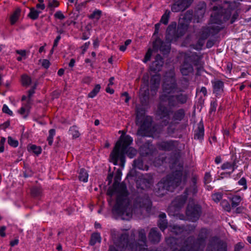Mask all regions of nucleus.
<instances>
[{
    "label": "nucleus",
    "instance_id": "53",
    "mask_svg": "<svg viewBox=\"0 0 251 251\" xmlns=\"http://www.w3.org/2000/svg\"><path fill=\"white\" fill-rule=\"evenodd\" d=\"M29 151H32L33 153L38 155L41 153L42 149L40 146H37L35 145H31L28 149Z\"/></svg>",
    "mask_w": 251,
    "mask_h": 251
},
{
    "label": "nucleus",
    "instance_id": "32",
    "mask_svg": "<svg viewBox=\"0 0 251 251\" xmlns=\"http://www.w3.org/2000/svg\"><path fill=\"white\" fill-rule=\"evenodd\" d=\"M193 71V67L191 64L185 61L180 67V72L183 75H187Z\"/></svg>",
    "mask_w": 251,
    "mask_h": 251
},
{
    "label": "nucleus",
    "instance_id": "6",
    "mask_svg": "<svg viewBox=\"0 0 251 251\" xmlns=\"http://www.w3.org/2000/svg\"><path fill=\"white\" fill-rule=\"evenodd\" d=\"M207 237V230L206 228H202L200 230L197 239H195L194 236H189L185 239V240L190 246L192 247V250L199 251L201 248L204 247Z\"/></svg>",
    "mask_w": 251,
    "mask_h": 251
},
{
    "label": "nucleus",
    "instance_id": "31",
    "mask_svg": "<svg viewBox=\"0 0 251 251\" xmlns=\"http://www.w3.org/2000/svg\"><path fill=\"white\" fill-rule=\"evenodd\" d=\"M145 110L141 106H136V124L138 125L139 122H142V120L145 117Z\"/></svg>",
    "mask_w": 251,
    "mask_h": 251
},
{
    "label": "nucleus",
    "instance_id": "18",
    "mask_svg": "<svg viewBox=\"0 0 251 251\" xmlns=\"http://www.w3.org/2000/svg\"><path fill=\"white\" fill-rule=\"evenodd\" d=\"M163 64V58L160 54H157L155 57V60L152 62L150 67V71L156 73L161 70Z\"/></svg>",
    "mask_w": 251,
    "mask_h": 251
},
{
    "label": "nucleus",
    "instance_id": "57",
    "mask_svg": "<svg viewBox=\"0 0 251 251\" xmlns=\"http://www.w3.org/2000/svg\"><path fill=\"white\" fill-rule=\"evenodd\" d=\"M22 81L24 86H28L31 83V79L28 76L23 75L22 76Z\"/></svg>",
    "mask_w": 251,
    "mask_h": 251
},
{
    "label": "nucleus",
    "instance_id": "17",
    "mask_svg": "<svg viewBox=\"0 0 251 251\" xmlns=\"http://www.w3.org/2000/svg\"><path fill=\"white\" fill-rule=\"evenodd\" d=\"M176 24L172 23L167 27L166 34V41L171 42L173 40L176 41L178 38L176 30Z\"/></svg>",
    "mask_w": 251,
    "mask_h": 251
},
{
    "label": "nucleus",
    "instance_id": "37",
    "mask_svg": "<svg viewBox=\"0 0 251 251\" xmlns=\"http://www.w3.org/2000/svg\"><path fill=\"white\" fill-rule=\"evenodd\" d=\"M213 92L219 94L223 91L224 83L221 80H217L213 82Z\"/></svg>",
    "mask_w": 251,
    "mask_h": 251
},
{
    "label": "nucleus",
    "instance_id": "8",
    "mask_svg": "<svg viewBox=\"0 0 251 251\" xmlns=\"http://www.w3.org/2000/svg\"><path fill=\"white\" fill-rule=\"evenodd\" d=\"M163 102L160 101L159 103L156 113L160 119H163L165 118L162 121L161 124L162 126H167L169 123L170 114L172 113L173 111L171 110V108L165 105L163 103Z\"/></svg>",
    "mask_w": 251,
    "mask_h": 251
},
{
    "label": "nucleus",
    "instance_id": "5",
    "mask_svg": "<svg viewBox=\"0 0 251 251\" xmlns=\"http://www.w3.org/2000/svg\"><path fill=\"white\" fill-rule=\"evenodd\" d=\"M182 173L180 171H176L168 175L165 179H162L157 184L158 190L173 192L179 186L181 182Z\"/></svg>",
    "mask_w": 251,
    "mask_h": 251
},
{
    "label": "nucleus",
    "instance_id": "4",
    "mask_svg": "<svg viewBox=\"0 0 251 251\" xmlns=\"http://www.w3.org/2000/svg\"><path fill=\"white\" fill-rule=\"evenodd\" d=\"M132 142V139L129 135L124 137L121 136L120 139L116 142L113 151L110 154V157L114 165H117L120 159L121 165L124 166L125 162V149L127 145H130Z\"/></svg>",
    "mask_w": 251,
    "mask_h": 251
},
{
    "label": "nucleus",
    "instance_id": "62",
    "mask_svg": "<svg viewBox=\"0 0 251 251\" xmlns=\"http://www.w3.org/2000/svg\"><path fill=\"white\" fill-rule=\"evenodd\" d=\"M152 54V51L151 49H149L148 51L146 52V55L145 56V58L144 59V62L145 63L149 61L151 59V56Z\"/></svg>",
    "mask_w": 251,
    "mask_h": 251
},
{
    "label": "nucleus",
    "instance_id": "2",
    "mask_svg": "<svg viewBox=\"0 0 251 251\" xmlns=\"http://www.w3.org/2000/svg\"><path fill=\"white\" fill-rule=\"evenodd\" d=\"M145 247L136 241L130 242L129 235L124 233L114 240V245L109 246L108 251H123L125 249L127 251H150Z\"/></svg>",
    "mask_w": 251,
    "mask_h": 251
},
{
    "label": "nucleus",
    "instance_id": "64",
    "mask_svg": "<svg viewBox=\"0 0 251 251\" xmlns=\"http://www.w3.org/2000/svg\"><path fill=\"white\" fill-rule=\"evenodd\" d=\"M54 16L55 18L61 20L64 19L65 18L62 12L60 11H57Z\"/></svg>",
    "mask_w": 251,
    "mask_h": 251
},
{
    "label": "nucleus",
    "instance_id": "43",
    "mask_svg": "<svg viewBox=\"0 0 251 251\" xmlns=\"http://www.w3.org/2000/svg\"><path fill=\"white\" fill-rule=\"evenodd\" d=\"M129 145H127L125 149L124 153L130 158L134 157L137 154V151L132 147H129Z\"/></svg>",
    "mask_w": 251,
    "mask_h": 251
},
{
    "label": "nucleus",
    "instance_id": "47",
    "mask_svg": "<svg viewBox=\"0 0 251 251\" xmlns=\"http://www.w3.org/2000/svg\"><path fill=\"white\" fill-rule=\"evenodd\" d=\"M170 11L169 10H166L164 14L162 15L161 20L160 21V23H162L165 25H167L168 23Z\"/></svg>",
    "mask_w": 251,
    "mask_h": 251
},
{
    "label": "nucleus",
    "instance_id": "25",
    "mask_svg": "<svg viewBox=\"0 0 251 251\" xmlns=\"http://www.w3.org/2000/svg\"><path fill=\"white\" fill-rule=\"evenodd\" d=\"M206 4L204 2H200L197 6L194 16L198 19L202 18L205 13Z\"/></svg>",
    "mask_w": 251,
    "mask_h": 251
},
{
    "label": "nucleus",
    "instance_id": "56",
    "mask_svg": "<svg viewBox=\"0 0 251 251\" xmlns=\"http://www.w3.org/2000/svg\"><path fill=\"white\" fill-rule=\"evenodd\" d=\"M55 134V129H50L49 130V135L47 138V141H48V144L50 146H51L53 143V137Z\"/></svg>",
    "mask_w": 251,
    "mask_h": 251
},
{
    "label": "nucleus",
    "instance_id": "61",
    "mask_svg": "<svg viewBox=\"0 0 251 251\" xmlns=\"http://www.w3.org/2000/svg\"><path fill=\"white\" fill-rule=\"evenodd\" d=\"M184 232L185 234H189L190 232L193 231L195 229V226H194L187 225L184 226Z\"/></svg>",
    "mask_w": 251,
    "mask_h": 251
},
{
    "label": "nucleus",
    "instance_id": "36",
    "mask_svg": "<svg viewBox=\"0 0 251 251\" xmlns=\"http://www.w3.org/2000/svg\"><path fill=\"white\" fill-rule=\"evenodd\" d=\"M178 107L186 103L188 100V96L185 94L179 93L174 95Z\"/></svg>",
    "mask_w": 251,
    "mask_h": 251
},
{
    "label": "nucleus",
    "instance_id": "39",
    "mask_svg": "<svg viewBox=\"0 0 251 251\" xmlns=\"http://www.w3.org/2000/svg\"><path fill=\"white\" fill-rule=\"evenodd\" d=\"M101 242V237L100 234L98 232L94 233L91 235L89 244L91 246L95 245L96 243Z\"/></svg>",
    "mask_w": 251,
    "mask_h": 251
},
{
    "label": "nucleus",
    "instance_id": "40",
    "mask_svg": "<svg viewBox=\"0 0 251 251\" xmlns=\"http://www.w3.org/2000/svg\"><path fill=\"white\" fill-rule=\"evenodd\" d=\"M42 190L40 187H33L30 189V194L32 197L39 198L42 195Z\"/></svg>",
    "mask_w": 251,
    "mask_h": 251
},
{
    "label": "nucleus",
    "instance_id": "59",
    "mask_svg": "<svg viewBox=\"0 0 251 251\" xmlns=\"http://www.w3.org/2000/svg\"><path fill=\"white\" fill-rule=\"evenodd\" d=\"M221 205L223 208L226 211L229 212L231 210V207L229 203L226 200H223L221 201Z\"/></svg>",
    "mask_w": 251,
    "mask_h": 251
},
{
    "label": "nucleus",
    "instance_id": "11",
    "mask_svg": "<svg viewBox=\"0 0 251 251\" xmlns=\"http://www.w3.org/2000/svg\"><path fill=\"white\" fill-rule=\"evenodd\" d=\"M152 119L150 116H147L145 118L142 120V122H139L138 125H140V127L138 129L137 134L142 136H147L151 132Z\"/></svg>",
    "mask_w": 251,
    "mask_h": 251
},
{
    "label": "nucleus",
    "instance_id": "3",
    "mask_svg": "<svg viewBox=\"0 0 251 251\" xmlns=\"http://www.w3.org/2000/svg\"><path fill=\"white\" fill-rule=\"evenodd\" d=\"M214 11L211 15V25L208 26L209 32L212 36L219 33L224 27L221 24L228 21L231 17V12L227 9H223L221 6H214L212 8Z\"/></svg>",
    "mask_w": 251,
    "mask_h": 251
},
{
    "label": "nucleus",
    "instance_id": "52",
    "mask_svg": "<svg viewBox=\"0 0 251 251\" xmlns=\"http://www.w3.org/2000/svg\"><path fill=\"white\" fill-rule=\"evenodd\" d=\"M76 126H73L70 128L69 131L70 134L73 136L74 139L78 138L80 136L78 130L76 129Z\"/></svg>",
    "mask_w": 251,
    "mask_h": 251
},
{
    "label": "nucleus",
    "instance_id": "7",
    "mask_svg": "<svg viewBox=\"0 0 251 251\" xmlns=\"http://www.w3.org/2000/svg\"><path fill=\"white\" fill-rule=\"evenodd\" d=\"M152 202L149 197L147 195H144L143 197H139L136 200L134 204V211L139 210L141 214H144V210H145L147 214H149L151 208Z\"/></svg>",
    "mask_w": 251,
    "mask_h": 251
},
{
    "label": "nucleus",
    "instance_id": "42",
    "mask_svg": "<svg viewBox=\"0 0 251 251\" xmlns=\"http://www.w3.org/2000/svg\"><path fill=\"white\" fill-rule=\"evenodd\" d=\"M184 226H179L175 225L173 226L172 232L176 235L182 234V236L185 234Z\"/></svg>",
    "mask_w": 251,
    "mask_h": 251
},
{
    "label": "nucleus",
    "instance_id": "33",
    "mask_svg": "<svg viewBox=\"0 0 251 251\" xmlns=\"http://www.w3.org/2000/svg\"><path fill=\"white\" fill-rule=\"evenodd\" d=\"M188 25L187 24H184V23H181L178 22V25L177 28H176V34L178 35V38L182 36L187 30L188 28Z\"/></svg>",
    "mask_w": 251,
    "mask_h": 251
},
{
    "label": "nucleus",
    "instance_id": "29",
    "mask_svg": "<svg viewBox=\"0 0 251 251\" xmlns=\"http://www.w3.org/2000/svg\"><path fill=\"white\" fill-rule=\"evenodd\" d=\"M158 226L162 231H164L168 227V222L165 213L161 212L159 215Z\"/></svg>",
    "mask_w": 251,
    "mask_h": 251
},
{
    "label": "nucleus",
    "instance_id": "12",
    "mask_svg": "<svg viewBox=\"0 0 251 251\" xmlns=\"http://www.w3.org/2000/svg\"><path fill=\"white\" fill-rule=\"evenodd\" d=\"M167 244L170 245L171 248H173V244H176L180 247V249L177 251H194L192 250V247L186 243L185 238L182 237L177 238L175 237H170L166 241Z\"/></svg>",
    "mask_w": 251,
    "mask_h": 251
},
{
    "label": "nucleus",
    "instance_id": "55",
    "mask_svg": "<svg viewBox=\"0 0 251 251\" xmlns=\"http://www.w3.org/2000/svg\"><path fill=\"white\" fill-rule=\"evenodd\" d=\"M210 35H211L209 29H208V27H203L201 29V37L203 39L205 40L207 39Z\"/></svg>",
    "mask_w": 251,
    "mask_h": 251
},
{
    "label": "nucleus",
    "instance_id": "23",
    "mask_svg": "<svg viewBox=\"0 0 251 251\" xmlns=\"http://www.w3.org/2000/svg\"><path fill=\"white\" fill-rule=\"evenodd\" d=\"M161 80V75L156 74L152 75L150 79V88L151 91L156 92L159 88Z\"/></svg>",
    "mask_w": 251,
    "mask_h": 251
},
{
    "label": "nucleus",
    "instance_id": "48",
    "mask_svg": "<svg viewBox=\"0 0 251 251\" xmlns=\"http://www.w3.org/2000/svg\"><path fill=\"white\" fill-rule=\"evenodd\" d=\"M102 14L101 11L100 10H95L93 12L88 16V18L90 19L99 20Z\"/></svg>",
    "mask_w": 251,
    "mask_h": 251
},
{
    "label": "nucleus",
    "instance_id": "50",
    "mask_svg": "<svg viewBox=\"0 0 251 251\" xmlns=\"http://www.w3.org/2000/svg\"><path fill=\"white\" fill-rule=\"evenodd\" d=\"M133 165L134 167L138 168L140 170L144 169V164L142 158H138L133 161Z\"/></svg>",
    "mask_w": 251,
    "mask_h": 251
},
{
    "label": "nucleus",
    "instance_id": "38",
    "mask_svg": "<svg viewBox=\"0 0 251 251\" xmlns=\"http://www.w3.org/2000/svg\"><path fill=\"white\" fill-rule=\"evenodd\" d=\"M21 9L20 8H17L13 13L10 16V23L11 25H14L19 19L20 16Z\"/></svg>",
    "mask_w": 251,
    "mask_h": 251
},
{
    "label": "nucleus",
    "instance_id": "44",
    "mask_svg": "<svg viewBox=\"0 0 251 251\" xmlns=\"http://www.w3.org/2000/svg\"><path fill=\"white\" fill-rule=\"evenodd\" d=\"M138 240L142 242V244L145 246L146 245L147 238L146 236L145 231L144 229H141L138 231Z\"/></svg>",
    "mask_w": 251,
    "mask_h": 251
},
{
    "label": "nucleus",
    "instance_id": "30",
    "mask_svg": "<svg viewBox=\"0 0 251 251\" xmlns=\"http://www.w3.org/2000/svg\"><path fill=\"white\" fill-rule=\"evenodd\" d=\"M143 80L144 82V86H141V87L140 89V95L141 97L143 98V99L146 100L147 99H148V96L149 94V90L148 87V79H146L144 77L143 78Z\"/></svg>",
    "mask_w": 251,
    "mask_h": 251
},
{
    "label": "nucleus",
    "instance_id": "21",
    "mask_svg": "<svg viewBox=\"0 0 251 251\" xmlns=\"http://www.w3.org/2000/svg\"><path fill=\"white\" fill-rule=\"evenodd\" d=\"M192 184L190 186L186 188L184 194L188 196V195H192L193 196L196 195L198 192L197 182V177L196 176H193L191 179Z\"/></svg>",
    "mask_w": 251,
    "mask_h": 251
},
{
    "label": "nucleus",
    "instance_id": "1",
    "mask_svg": "<svg viewBox=\"0 0 251 251\" xmlns=\"http://www.w3.org/2000/svg\"><path fill=\"white\" fill-rule=\"evenodd\" d=\"M121 176V172L118 170L114 177V183L108 188L106 194L110 197L115 193L118 194L116 204L112 208L113 213L120 216L126 215L128 218L131 216L132 213L129 200L127 198L128 192L126 184L119 182Z\"/></svg>",
    "mask_w": 251,
    "mask_h": 251
},
{
    "label": "nucleus",
    "instance_id": "63",
    "mask_svg": "<svg viewBox=\"0 0 251 251\" xmlns=\"http://www.w3.org/2000/svg\"><path fill=\"white\" fill-rule=\"evenodd\" d=\"M39 61H42V66L45 69L49 68L50 65V61L48 59H43L42 60L40 59Z\"/></svg>",
    "mask_w": 251,
    "mask_h": 251
},
{
    "label": "nucleus",
    "instance_id": "10",
    "mask_svg": "<svg viewBox=\"0 0 251 251\" xmlns=\"http://www.w3.org/2000/svg\"><path fill=\"white\" fill-rule=\"evenodd\" d=\"M201 214V207L199 204L189 203L188 204L186 210V216L190 221H197Z\"/></svg>",
    "mask_w": 251,
    "mask_h": 251
},
{
    "label": "nucleus",
    "instance_id": "19",
    "mask_svg": "<svg viewBox=\"0 0 251 251\" xmlns=\"http://www.w3.org/2000/svg\"><path fill=\"white\" fill-rule=\"evenodd\" d=\"M159 100L161 102H167L168 106L170 108L178 107L174 95L161 94L159 97Z\"/></svg>",
    "mask_w": 251,
    "mask_h": 251
},
{
    "label": "nucleus",
    "instance_id": "41",
    "mask_svg": "<svg viewBox=\"0 0 251 251\" xmlns=\"http://www.w3.org/2000/svg\"><path fill=\"white\" fill-rule=\"evenodd\" d=\"M88 174L86 170L83 168L80 170L78 173V178L80 181L86 182L88 181Z\"/></svg>",
    "mask_w": 251,
    "mask_h": 251
},
{
    "label": "nucleus",
    "instance_id": "49",
    "mask_svg": "<svg viewBox=\"0 0 251 251\" xmlns=\"http://www.w3.org/2000/svg\"><path fill=\"white\" fill-rule=\"evenodd\" d=\"M100 88L101 87L100 84L96 85L94 88L88 94V97L91 98H93L95 97L99 92Z\"/></svg>",
    "mask_w": 251,
    "mask_h": 251
},
{
    "label": "nucleus",
    "instance_id": "9",
    "mask_svg": "<svg viewBox=\"0 0 251 251\" xmlns=\"http://www.w3.org/2000/svg\"><path fill=\"white\" fill-rule=\"evenodd\" d=\"M177 85L175 76H167L162 85L163 93L162 94L170 95L176 92Z\"/></svg>",
    "mask_w": 251,
    "mask_h": 251
},
{
    "label": "nucleus",
    "instance_id": "13",
    "mask_svg": "<svg viewBox=\"0 0 251 251\" xmlns=\"http://www.w3.org/2000/svg\"><path fill=\"white\" fill-rule=\"evenodd\" d=\"M206 251H227L226 244L217 237L210 240Z\"/></svg>",
    "mask_w": 251,
    "mask_h": 251
},
{
    "label": "nucleus",
    "instance_id": "54",
    "mask_svg": "<svg viewBox=\"0 0 251 251\" xmlns=\"http://www.w3.org/2000/svg\"><path fill=\"white\" fill-rule=\"evenodd\" d=\"M241 201V198L239 196H234L231 199V207H236L238 205H239L240 201Z\"/></svg>",
    "mask_w": 251,
    "mask_h": 251
},
{
    "label": "nucleus",
    "instance_id": "34",
    "mask_svg": "<svg viewBox=\"0 0 251 251\" xmlns=\"http://www.w3.org/2000/svg\"><path fill=\"white\" fill-rule=\"evenodd\" d=\"M173 113V120L174 121H181L185 115V110L183 108H180Z\"/></svg>",
    "mask_w": 251,
    "mask_h": 251
},
{
    "label": "nucleus",
    "instance_id": "51",
    "mask_svg": "<svg viewBox=\"0 0 251 251\" xmlns=\"http://www.w3.org/2000/svg\"><path fill=\"white\" fill-rule=\"evenodd\" d=\"M59 5V2L57 0H48V7L49 8L51 11L54 10V8L58 7Z\"/></svg>",
    "mask_w": 251,
    "mask_h": 251
},
{
    "label": "nucleus",
    "instance_id": "27",
    "mask_svg": "<svg viewBox=\"0 0 251 251\" xmlns=\"http://www.w3.org/2000/svg\"><path fill=\"white\" fill-rule=\"evenodd\" d=\"M193 16V12L192 10H187L184 14L181 15L179 22L187 24V25H189Z\"/></svg>",
    "mask_w": 251,
    "mask_h": 251
},
{
    "label": "nucleus",
    "instance_id": "35",
    "mask_svg": "<svg viewBox=\"0 0 251 251\" xmlns=\"http://www.w3.org/2000/svg\"><path fill=\"white\" fill-rule=\"evenodd\" d=\"M204 135V126L201 123L198 125V128L195 131L194 138L195 139L201 140Z\"/></svg>",
    "mask_w": 251,
    "mask_h": 251
},
{
    "label": "nucleus",
    "instance_id": "28",
    "mask_svg": "<svg viewBox=\"0 0 251 251\" xmlns=\"http://www.w3.org/2000/svg\"><path fill=\"white\" fill-rule=\"evenodd\" d=\"M142 186V189L148 188L153 183V177L151 175L147 174L145 175L140 180Z\"/></svg>",
    "mask_w": 251,
    "mask_h": 251
},
{
    "label": "nucleus",
    "instance_id": "22",
    "mask_svg": "<svg viewBox=\"0 0 251 251\" xmlns=\"http://www.w3.org/2000/svg\"><path fill=\"white\" fill-rule=\"evenodd\" d=\"M153 147L151 144V141L145 142L140 148L141 153L144 156H147L151 154L153 152Z\"/></svg>",
    "mask_w": 251,
    "mask_h": 251
},
{
    "label": "nucleus",
    "instance_id": "45",
    "mask_svg": "<svg viewBox=\"0 0 251 251\" xmlns=\"http://www.w3.org/2000/svg\"><path fill=\"white\" fill-rule=\"evenodd\" d=\"M30 103L27 102L25 107H22L18 111V112L21 115H23L25 118H26L28 114L29 110L30 108Z\"/></svg>",
    "mask_w": 251,
    "mask_h": 251
},
{
    "label": "nucleus",
    "instance_id": "14",
    "mask_svg": "<svg viewBox=\"0 0 251 251\" xmlns=\"http://www.w3.org/2000/svg\"><path fill=\"white\" fill-rule=\"evenodd\" d=\"M194 0H174L171 10L173 12L183 11L188 8Z\"/></svg>",
    "mask_w": 251,
    "mask_h": 251
},
{
    "label": "nucleus",
    "instance_id": "20",
    "mask_svg": "<svg viewBox=\"0 0 251 251\" xmlns=\"http://www.w3.org/2000/svg\"><path fill=\"white\" fill-rule=\"evenodd\" d=\"M189 60L195 66H197V70L198 74L199 72L201 71L203 67L201 63V57L197 53L194 52L191 53V54L188 57Z\"/></svg>",
    "mask_w": 251,
    "mask_h": 251
},
{
    "label": "nucleus",
    "instance_id": "24",
    "mask_svg": "<svg viewBox=\"0 0 251 251\" xmlns=\"http://www.w3.org/2000/svg\"><path fill=\"white\" fill-rule=\"evenodd\" d=\"M161 238V234L156 227L152 228L149 234V239L152 243H158Z\"/></svg>",
    "mask_w": 251,
    "mask_h": 251
},
{
    "label": "nucleus",
    "instance_id": "60",
    "mask_svg": "<svg viewBox=\"0 0 251 251\" xmlns=\"http://www.w3.org/2000/svg\"><path fill=\"white\" fill-rule=\"evenodd\" d=\"M223 194L221 193H216L212 195V200L216 202H219L222 199Z\"/></svg>",
    "mask_w": 251,
    "mask_h": 251
},
{
    "label": "nucleus",
    "instance_id": "58",
    "mask_svg": "<svg viewBox=\"0 0 251 251\" xmlns=\"http://www.w3.org/2000/svg\"><path fill=\"white\" fill-rule=\"evenodd\" d=\"M7 142L10 146L14 148L18 147L19 144L18 140H15L11 136H9L8 137Z\"/></svg>",
    "mask_w": 251,
    "mask_h": 251
},
{
    "label": "nucleus",
    "instance_id": "26",
    "mask_svg": "<svg viewBox=\"0 0 251 251\" xmlns=\"http://www.w3.org/2000/svg\"><path fill=\"white\" fill-rule=\"evenodd\" d=\"M187 199V196L185 195L178 196L176 198L172 204L174 207L180 208L184 205Z\"/></svg>",
    "mask_w": 251,
    "mask_h": 251
},
{
    "label": "nucleus",
    "instance_id": "16",
    "mask_svg": "<svg viewBox=\"0 0 251 251\" xmlns=\"http://www.w3.org/2000/svg\"><path fill=\"white\" fill-rule=\"evenodd\" d=\"M177 142L173 140L163 141L157 144L159 150L163 151H175L177 149Z\"/></svg>",
    "mask_w": 251,
    "mask_h": 251
},
{
    "label": "nucleus",
    "instance_id": "46",
    "mask_svg": "<svg viewBox=\"0 0 251 251\" xmlns=\"http://www.w3.org/2000/svg\"><path fill=\"white\" fill-rule=\"evenodd\" d=\"M41 13V11H38L32 7L30 9V12L28 14V16L32 20H35L38 19L39 14Z\"/></svg>",
    "mask_w": 251,
    "mask_h": 251
},
{
    "label": "nucleus",
    "instance_id": "15",
    "mask_svg": "<svg viewBox=\"0 0 251 251\" xmlns=\"http://www.w3.org/2000/svg\"><path fill=\"white\" fill-rule=\"evenodd\" d=\"M170 43L164 42L160 38H157L153 43V49L157 51L159 50L164 54H167L170 50Z\"/></svg>",
    "mask_w": 251,
    "mask_h": 251
}]
</instances>
